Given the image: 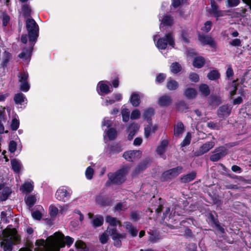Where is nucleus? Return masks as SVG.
Returning a JSON list of instances; mask_svg holds the SVG:
<instances>
[{"label":"nucleus","instance_id":"obj_8","mask_svg":"<svg viewBox=\"0 0 251 251\" xmlns=\"http://www.w3.org/2000/svg\"><path fill=\"white\" fill-rule=\"evenodd\" d=\"M18 77L20 83V90L23 92L28 91L30 88V85L27 82L28 74L25 72H22L19 74Z\"/></svg>","mask_w":251,"mask_h":251},{"label":"nucleus","instance_id":"obj_57","mask_svg":"<svg viewBox=\"0 0 251 251\" xmlns=\"http://www.w3.org/2000/svg\"><path fill=\"white\" fill-rule=\"evenodd\" d=\"M127 208V206L124 203H118L115 207V209L117 211L124 210Z\"/></svg>","mask_w":251,"mask_h":251},{"label":"nucleus","instance_id":"obj_11","mask_svg":"<svg viewBox=\"0 0 251 251\" xmlns=\"http://www.w3.org/2000/svg\"><path fill=\"white\" fill-rule=\"evenodd\" d=\"M11 193L10 187L6 186L5 183H0V201H6Z\"/></svg>","mask_w":251,"mask_h":251},{"label":"nucleus","instance_id":"obj_25","mask_svg":"<svg viewBox=\"0 0 251 251\" xmlns=\"http://www.w3.org/2000/svg\"><path fill=\"white\" fill-rule=\"evenodd\" d=\"M178 83L172 78H170L167 82L166 87L170 91L175 90L178 87Z\"/></svg>","mask_w":251,"mask_h":251},{"label":"nucleus","instance_id":"obj_35","mask_svg":"<svg viewBox=\"0 0 251 251\" xmlns=\"http://www.w3.org/2000/svg\"><path fill=\"white\" fill-rule=\"evenodd\" d=\"M36 199L35 196L29 195L25 198L26 204L29 207H32L36 202Z\"/></svg>","mask_w":251,"mask_h":251},{"label":"nucleus","instance_id":"obj_26","mask_svg":"<svg viewBox=\"0 0 251 251\" xmlns=\"http://www.w3.org/2000/svg\"><path fill=\"white\" fill-rule=\"evenodd\" d=\"M130 101L133 106H137L140 103V96L136 93H133L131 96Z\"/></svg>","mask_w":251,"mask_h":251},{"label":"nucleus","instance_id":"obj_60","mask_svg":"<svg viewBox=\"0 0 251 251\" xmlns=\"http://www.w3.org/2000/svg\"><path fill=\"white\" fill-rule=\"evenodd\" d=\"M4 58L3 59L2 65L3 66H5L6 65L7 63L9 61V60L10 57V55L9 53H8L7 52H4Z\"/></svg>","mask_w":251,"mask_h":251},{"label":"nucleus","instance_id":"obj_21","mask_svg":"<svg viewBox=\"0 0 251 251\" xmlns=\"http://www.w3.org/2000/svg\"><path fill=\"white\" fill-rule=\"evenodd\" d=\"M150 235L149 240L152 243H155L161 239V236L158 232L152 230L148 232Z\"/></svg>","mask_w":251,"mask_h":251},{"label":"nucleus","instance_id":"obj_37","mask_svg":"<svg viewBox=\"0 0 251 251\" xmlns=\"http://www.w3.org/2000/svg\"><path fill=\"white\" fill-rule=\"evenodd\" d=\"M75 246L78 251H89V249L86 247V245L81 241H77L75 243Z\"/></svg>","mask_w":251,"mask_h":251},{"label":"nucleus","instance_id":"obj_18","mask_svg":"<svg viewBox=\"0 0 251 251\" xmlns=\"http://www.w3.org/2000/svg\"><path fill=\"white\" fill-rule=\"evenodd\" d=\"M168 145V141L167 140H163L161 141L160 144L156 149V152L161 157H163Z\"/></svg>","mask_w":251,"mask_h":251},{"label":"nucleus","instance_id":"obj_63","mask_svg":"<svg viewBox=\"0 0 251 251\" xmlns=\"http://www.w3.org/2000/svg\"><path fill=\"white\" fill-rule=\"evenodd\" d=\"M234 73L232 69L229 67L227 69L226 72V76L228 78H230L231 76L233 75Z\"/></svg>","mask_w":251,"mask_h":251},{"label":"nucleus","instance_id":"obj_56","mask_svg":"<svg viewBox=\"0 0 251 251\" xmlns=\"http://www.w3.org/2000/svg\"><path fill=\"white\" fill-rule=\"evenodd\" d=\"M58 209L54 206H50V213L51 217L55 216L58 213Z\"/></svg>","mask_w":251,"mask_h":251},{"label":"nucleus","instance_id":"obj_50","mask_svg":"<svg viewBox=\"0 0 251 251\" xmlns=\"http://www.w3.org/2000/svg\"><path fill=\"white\" fill-rule=\"evenodd\" d=\"M94 175V170L90 167H88L85 171V176L87 179H91Z\"/></svg>","mask_w":251,"mask_h":251},{"label":"nucleus","instance_id":"obj_27","mask_svg":"<svg viewBox=\"0 0 251 251\" xmlns=\"http://www.w3.org/2000/svg\"><path fill=\"white\" fill-rule=\"evenodd\" d=\"M205 63V60L202 57H196L193 61V66L198 68H201Z\"/></svg>","mask_w":251,"mask_h":251},{"label":"nucleus","instance_id":"obj_61","mask_svg":"<svg viewBox=\"0 0 251 251\" xmlns=\"http://www.w3.org/2000/svg\"><path fill=\"white\" fill-rule=\"evenodd\" d=\"M32 217L36 220H40L42 218V214L39 211H35L32 213Z\"/></svg>","mask_w":251,"mask_h":251},{"label":"nucleus","instance_id":"obj_13","mask_svg":"<svg viewBox=\"0 0 251 251\" xmlns=\"http://www.w3.org/2000/svg\"><path fill=\"white\" fill-rule=\"evenodd\" d=\"M215 143L213 141L206 142L202 145L200 149L194 153L196 156H200L208 152L210 149L213 148Z\"/></svg>","mask_w":251,"mask_h":251},{"label":"nucleus","instance_id":"obj_54","mask_svg":"<svg viewBox=\"0 0 251 251\" xmlns=\"http://www.w3.org/2000/svg\"><path fill=\"white\" fill-rule=\"evenodd\" d=\"M140 112L138 109L133 110L131 114L130 118L131 119H138L140 116Z\"/></svg>","mask_w":251,"mask_h":251},{"label":"nucleus","instance_id":"obj_20","mask_svg":"<svg viewBox=\"0 0 251 251\" xmlns=\"http://www.w3.org/2000/svg\"><path fill=\"white\" fill-rule=\"evenodd\" d=\"M105 221L109 226L116 227L117 225L121 226V223L116 218L110 216H106L105 217ZM116 228V227H114Z\"/></svg>","mask_w":251,"mask_h":251},{"label":"nucleus","instance_id":"obj_4","mask_svg":"<svg viewBox=\"0 0 251 251\" xmlns=\"http://www.w3.org/2000/svg\"><path fill=\"white\" fill-rule=\"evenodd\" d=\"M128 171L127 167H124L115 173H109L108 175L109 180L113 183L120 184L125 181L126 175Z\"/></svg>","mask_w":251,"mask_h":251},{"label":"nucleus","instance_id":"obj_28","mask_svg":"<svg viewBox=\"0 0 251 251\" xmlns=\"http://www.w3.org/2000/svg\"><path fill=\"white\" fill-rule=\"evenodd\" d=\"M196 176V174L195 172H192L189 173L186 175L183 176L181 177V181L183 183L189 182L193 180H194Z\"/></svg>","mask_w":251,"mask_h":251},{"label":"nucleus","instance_id":"obj_15","mask_svg":"<svg viewBox=\"0 0 251 251\" xmlns=\"http://www.w3.org/2000/svg\"><path fill=\"white\" fill-rule=\"evenodd\" d=\"M124 225L126 230L132 237H135L137 235L138 229L130 222H126Z\"/></svg>","mask_w":251,"mask_h":251},{"label":"nucleus","instance_id":"obj_40","mask_svg":"<svg viewBox=\"0 0 251 251\" xmlns=\"http://www.w3.org/2000/svg\"><path fill=\"white\" fill-rule=\"evenodd\" d=\"M207 77L210 80H216L219 78L220 74L218 71L213 70L208 74Z\"/></svg>","mask_w":251,"mask_h":251},{"label":"nucleus","instance_id":"obj_24","mask_svg":"<svg viewBox=\"0 0 251 251\" xmlns=\"http://www.w3.org/2000/svg\"><path fill=\"white\" fill-rule=\"evenodd\" d=\"M96 201L97 203L101 206L109 205L111 202L109 199L101 196H97Z\"/></svg>","mask_w":251,"mask_h":251},{"label":"nucleus","instance_id":"obj_12","mask_svg":"<svg viewBox=\"0 0 251 251\" xmlns=\"http://www.w3.org/2000/svg\"><path fill=\"white\" fill-rule=\"evenodd\" d=\"M141 156V152L139 151H130L125 152L123 157L128 161H134Z\"/></svg>","mask_w":251,"mask_h":251},{"label":"nucleus","instance_id":"obj_49","mask_svg":"<svg viewBox=\"0 0 251 251\" xmlns=\"http://www.w3.org/2000/svg\"><path fill=\"white\" fill-rule=\"evenodd\" d=\"M140 219L139 212L138 211H132L130 213V220L136 222Z\"/></svg>","mask_w":251,"mask_h":251},{"label":"nucleus","instance_id":"obj_51","mask_svg":"<svg viewBox=\"0 0 251 251\" xmlns=\"http://www.w3.org/2000/svg\"><path fill=\"white\" fill-rule=\"evenodd\" d=\"M240 3L239 0H227L226 6L227 7H235Z\"/></svg>","mask_w":251,"mask_h":251},{"label":"nucleus","instance_id":"obj_7","mask_svg":"<svg viewBox=\"0 0 251 251\" xmlns=\"http://www.w3.org/2000/svg\"><path fill=\"white\" fill-rule=\"evenodd\" d=\"M211 9L210 10V13L214 17L216 18L217 20L219 18L227 15L230 16V10H221L219 9L218 5L217 4L214 0H210Z\"/></svg>","mask_w":251,"mask_h":251},{"label":"nucleus","instance_id":"obj_22","mask_svg":"<svg viewBox=\"0 0 251 251\" xmlns=\"http://www.w3.org/2000/svg\"><path fill=\"white\" fill-rule=\"evenodd\" d=\"M139 127L137 124H131L128 128V139L131 140L135 135L136 132L138 130Z\"/></svg>","mask_w":251,"mask_h":251},{"label":"nucleus","instance_id":"obj_46","mask_svg":"<svg viewBox=\"0 0 251 251\" xmlns=\"http://www.w3.org/2000/svg\"><path fill=\"white\" fill-rule=\"evenodd\" d=\"M191 139V133L189 132H188L187 133V135L185 136V138L184 139V140L181 143V147H185L187 145H189L190 143Z\"/></svg>","mask_w":251,"mask_h":251},{"label":"nucleus","instance_id":"obj_44","mask_svg":"<svg viewBox=\"0 0 251 251\" xmlns=\"http://www.w3.org/2000/svg\"><path fill=\"white\" fill-rule=\"evenodd\" d=\"M107 135L110 140H114L117 136V131L113 128L108 129Z\"/></svg>","mask_w":251,"mask_h":251},{"label":"nucleus","instance_id":"obj_59","mask_svg":"<svg viewBox=\"0 0 251 251\" xmlns=\"http://www.w3.org/2000/svg\"><path fill=\"white\" fill-rule=\"evenodd\" d=\"M241 42L239 39L236 38L229 42L231 46L235 47H239L241 46Z\"/></svg>","mask_w":251,"mask_h":251},{"label":"nucleus","instance_id":"obj_47","mask_svg":"<svg viewBox=\"0 0 251 251\" xmlns=\"http://www.w3.org/2000/svg\"><path fill=\"white\" fill-rule=\"evenodd\" d=\"M212 25V23L211 21H206L201 28V30L205 32H208L211 29Z\"/></svg>","mask_w":251,"mask_h":251},{"label":"nucleus","instance_id":"obj_29","mask_svg":"<svg viewBox=\"0 0 251 251\" xmlns=\"http://www.w3.org/2000/svg\"><path fill=\"white\" fill-rule=\"evenodd\" d=\"M103 223V218L101 216H97L92 221V224L94 227L101 226Z\"/></svg>","mask_w":251,"mask_h":251},{"label":"nucleus","instance_id":"obj_38","mask_svg":"<svg viewBox=\"0 0 251 251\" xmlns=\"http://www.w3.org/2000/svg\"><path fill=\"white\" fill-rule=\"evenodd\" d=\"M171 71L174 74H177L181 71V67L177 62L173 63L171 65Z\"/></svg>","mask_w":251,"mask_h":251},{"label":"nucleus","instance_id":"obj_43","mask_svg":"<svg viewBox=\"0 0 251 251\" xmlns=\"http://www.w3.org/2000/svg\"><path fill=\"white\" fill-rule=\"evenodd\" d=\"M109 232L107 231V229L100 237V241L101 244H105L108 240Z\"/></svg>","mask_w":251,"mask_h":251},{"label":"nucleus","instance_id":"obj_19","mask_svg":"<svg viewBox=\"0 0 251 251\" xmlns=\"http://www.w3.org/2000/svg\"><path fill=\"white\" fill-rule=\"evenodd\" d=\"M184 131V126L182 122H178L174 126V134L175 136L179 137Z\"/></svg>","mask_w":251,"mask_h":251},{"label":"nucleus","instance_id":"obj_9","mask_svg":"<svg viewBox=\"0 0 251 251\" xmlns=\"http://www.w3.org/2000/svg\"><path fill=\"white\" fill-rule=\"evenodd\" d=\"M71 194V191H68L66 188L62 187L57 190L55 196L58 200L65 201L69 199Z\"/></svg>","mask_w":251,"mask_h":251},{"label":"nucleus","instance_id":"obj_48","mask_svg":"<svg viewBox=\"0 0 251 251\" xmlns=\"http://www.w3.org/2000/svg\"><path fill=\"white\" fill-rule=\"evenodd\" d=\"M123 120L126 122L129 120V112L127 109H123L122 111Z\"/></svg>","mask_w":251,"mask_h":251},{"label":"nucleus","instance_id":"obj_52","mask_svg":"<svg viewBox=\"0 0 251 251\" xmlns=\"http://www.w3.org/2000/svg\"><path fill=\"white\" fill-rule=\"evenodd\" d=\"M17 149V143L14 141H11L9 144V151L11 152H14Z\"/></svg>","mask_w":251,"mask_h":251},{"label":"nucleus","instance_id":"obj_64","mask_svg":"<svg viewBox=\"0 0 251 251\" xmlns=\"http://www.w3.org/2000/svg\"><path fill=\"white\" fill-rule=\"evenodd\" d=\"M146 168V164L145 162L141 163L136 168L135 171L137 173L139 172L140 171L145 169Z\"/></svg>","mask_w":251,"mask_h":251},{"label":"nucleus","instance_id":"obj_23","mask_svg":"<svg viewBox=\"0 0 251 251\" xmlns=\"http://www.w3.org/2000/svg\"><path fill=\"white\" fill-rule=\"evenodd\" d=\"M231 108L227 105L221 106L218 110V114L223 116H228L231 112Z\"/></svg>","mask_w":251,"mask_h":251},{"label":"nucleus","instance_id":"obj_10","mask_svg":"<svg viewBox=\"0 0 251 251\" xmlns=\"http://www.w3.org/2000/svg\"><path fill=\"white\" fill-rule=\"evenodd\" d=\"M182 170V167L180 166L167 170L163 173L162 177L165 179H171L176 176L180 174Z\"/></svg>","mask_w":251,"mask_h":251},{"label":"nucleus","instance_id":"obj_58","mask_svg":"<svg viewBox=\"0 0 251 251\" xmlns=\"http://www.w3.org/2000/svg\"><path fill=\"white\" fill-rule=\"evenodd\" d=\"M166 75L165 74L161 73L159 74L156 77V81L159 83H161L164 81Z\"/></svg>","mask_w":251,"mask_h":251},{"label":"nucleus","instance_id":"obj_16","mask_svg":"<svg viewBox=\"0 0 251 251\" xmlns=\"http://www.w3.org/2000/svg\"><path fill=\"white\" fill-rule=\"evenodd\" d=\"M199 39L203 44L209 45L211 47H214L215 45L214 40L209 35H200Z\"/></svg>","mask_w":251,"mask_h":251},{"label":"nucleus","instance_id":"obj_1","mask_svg":"<svg viewBox=\"0 0 251 251\" xmlns=\"http://www.w3.org/2000/svg\"><path fill=\"white\" fill-rule=\"evenodd\" d=\"M74 241V239L69 236L65 237L62 233L55 232L53 235L49 236L46 240H36L35 245L37 247L34 251H59L60 248L64 247L65 244L70 246Z\"/></svg>","mask_w":251,"mask_h":251},{"label":"nucleus","instance_id":"obj_36","mask_svg":"<svg viewBox=\"0 0 251 251\" xmlns=\"http://www.w3.org/2000/svg\"><path fill=\"white\" fill-rule=\"evenodd\" d=\"M173 19L170 16L166 15L161 20V24L164 26H170L173 24Z\"/></svg>","mask_w":251,"mask_h":251},{"label":"nucleus","instance_id":"obj_55","mask_svg":"<svg viewBox=\"0 0 251 251\" xmlns=\"http://www.w3.org/2000/svg\"><path fill=\"white\" fill-rule=\"evenodd\" d=\"M189 78L191 81L197 82L199 80V76L197 74L192 73L190 74Z\"/></svg>","mask_w":251,"mask_h":251},{"label":"nucleus","instance_id":"obj_14","mask_svg":"<svg viewBox=\"0 0 251 251\" xmlns=\"http://www.w3.org/2000/svg\"><path fill=\"white\" fill-rule=\"evenodd\" d=\"M172 102V99L171 96L164 95L158 99V103L162 107L168 106Z\"/></svg>","mask_w":251,"mask_h":251},{"label":"nucleus","instance_id":"obj_32","mask_svg":"<svg viewBox=\"0 0 251 251\" xmlns=\"http://www.w3.org/2000/svg\"><path fill=\"white\" fill-rule=\"evenodd\" d=\"M98 86L101 92L108 94L111 92L110 87L106 84L100 81L98 84Z\"/></svg>","mask_w":251,"mask_h":251},{"label":"nucleus","instance_id":"obj_39","mask_svg":"<svg viewBox=\"0 0 251 251\" xmlns=\"http://www.w3.org/2000/svg\"><path fill=\"white\" fill-rule=\"evenodd\" d=\"M33 189V186L30 182L25 183L22 186V187L21 188V189L22 190L23 192H25L27 193L31 192Z\"/></svg>","mask_w":251,"mask_h":251},{"label":"nucleus","instance_id":"obj_62","mask_svg":"<svg viewBox=\"0 0 251 251\" xmlns=\"http://www.w3.org/2000/svg\"><path fill=\"white\" fill-rule=\"evenodd\" d=\"M208 218L209 220L213 224L217 223L218 222L217 219L215 218L212 212L208 214Z\"/></svg>","mask_w":251,"mask_h":251},{"label":"nucleus","instance_id":"obj_17","mask_svg":"<svg viewBox=\"0 0 251 251\" xmlns=\"http://www.w3.org/2000/svg\"><path fill=\"white\" fill-rule=\"evenodd\" d=\"M158 126L156 125H152L151 123L144 128V135L147 138L157 130Z\"/></svg>","mask_w":251,"mask_h":251},{"label":"nucleus","instance_id":"obj_41","mask_svg":"<svg viewBox=\"0 0 251 251\" xmlns=\"http://www.w3.org/2000/svg\"><path fill=\"white\" fill-rule=\"evenodd\" d=\"M200 92L204 96H207L210 94V90L206 84H201L199 87Z\"/></svg>","mask_w":251,"mask_h":251},{"label":"nucleus","instance_id":"obj_45","mask_svg":"<svg viewBox=\"0 0 251 251\" xmlns=\"http://www.w3.org/2000/svg\"><path fill=\"white\" fill-rule=\"evenodd\" d=\"M30 7L28 5H24L22 7V13L23 15L25 17H29L30 15Z\"/></svg>","mask_w":251,"mask_h":251},{"label":"nucleus","instance_id":"obj_34","mask_svg":"<svg viewBox=\"0 0 251 251\" xmlns=\"http://www.w3.org/2000/svg\"><path fill=\"white\" fill-rule=\"evenodd\" d=\"M185 96L189 99H193L196 97L197 91L193 88H187L184 92Z\"/></svg>","mask_w":251,"mask_h":251},{"label":"nucleus","instance_id":"obj_30","mask_svg":"<svg viewBox=\"0 0 251 251\" xmlns=\"http://www.w3.org/2000/svg\"><path fill=\"white\" fill-rule=\"evenodd\" d=\"M11 164L13 170L15 173L20 172L21 168V164L20 162L16 159H13L11 160Z\"/></svg>","mask_w":251,"mask_h":251},{"label":"nucleus","instance_id":"obj_3","mask_svg":"<svg viewBox=\"0 0 251 251\" xmlns=\"http://www.w3.org/2000/svg\"><path fill=\"white\" fill-rule=\"evenodd\" d=\"M1 240L0 245L4 251H11L13 245L19 242L20 238L15 228L7 227L2 231Z\"/></svg>","mask_w":251,"mask_h":251},{"label":"nucleus","instance_id":"obj_42","mask_svg":"<svg viewBox=\"0 0 251 251\" xmlns=\"http://www.w3.org/2000/svg\"><path fill=\"white\" fill-rule=\"evenodd\" d=\"M215 152H217L221 158L227 154V150L225 147H220L215 149Z\"/></svg>","mask_w":251,"mask_h":251},{"label":"nucleus","instance_id":"obj_6","mask_svg":"<svg viewBox=\"0 0 251 251\" xmlns=\"http://www.w3.org/2000/svg\"><path fill=\"white\" fill-rule=\"evenodd\" d=\"M107 231L109 232V234L112 236V238L114 241V246L117 247H120L122 245L121 239H125L126 237V233H119L117 232L116 228H107Z\"/></svg>","mask_w":251,"mask_h":251},{"label":"nucleus","instance_id":"obj_33","mask_svg":"<svg viewBox=\"0 0 251 251\" xmlns=\"http://www.w3.org/2000/svg\"><path fill=\"white\" fill-rule=\"evenodd\" d=\"M154 114V109L152 108H150L146 109L143 115V117L145 119H146L148 122L150 124L151 123V117Z\"/></svg>","mask_w":251,"mask_h":251},{"label":"nucleus","instance_id":"obj_53","mask_svg":"<svg viewBox=\"0 0 251 251\" xmlns=\"http://www.w3.org/2000/svg\"><path fill=\"white\" fill-rule=\"evenodd\" d=\"M19 126V122L16 119H13L11 124V128L13 130H16Z\"/></svg>","mask_w":251,"mask_h":251},{"label":"nucleus","instance_id":"obj_2","mask_svg":"<svg viewBox=\"0 0 251 251\" xmlns=\"http://www.w3.org/2000/svg\"><path fill=\"white\" fill-rule=\"evenodd\" d=\"M26 27L28 31L29 41L31 46L27 49H24L19 54V57L23 59H28L31 54L33 46L38 36L39 27L35 21L32 19H28L26 21Z\"/></svg>","mask_w":251,"mask_h":251},{"label":"nucleus","instance_id":"obj_5","mask_svg":"<svg viewBox=\"0 0 251 251\" xmlns=\"http://www.w3.org/2000/svg\"><path fill=\"white\" fill-rule=\"evenodd\" d=\"M174 47L175 43L172 33L166 34L164 37L160 38L156 43V47L161 50H164L166 48L167 44Z\"/></svg>","mask_w":251,"mask_h":251},{"label":"nucleus","instance_id":"obj_31","mask_svg":"<svg viewBox=\"0 0 251 251\" xmlns=\"http://www.w3.org/2000/svg\"><path fill=\"white\" fill-rule=\"evenodd\" d=\"M25 100V95L21 93L16 94L14 98V100L16 104H22Z\"/></svg>","mask_w":251,"mask_h":251}]
</instances>
